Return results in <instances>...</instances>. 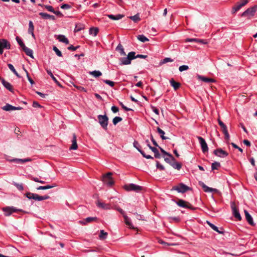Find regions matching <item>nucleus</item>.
Here are the masks:
<instances>
[{
  "label": "nucleus",
  "mask_w": 257,
  "mask_h": 257,
  "mask_svg": "<svg viewBox=\"0 0 257 257\" xmlns=\"http://www.w3.org/2000/svg\"><path fill=\"white\" fill-rule=\"evenodd\" d=\"M123 188L127 191H133L137 193L141 192L145 189L143 186L133 183L125 184L124 185Z\"/></svg>",
  "instance_id": "f257e3e1"
},
{
  "label": "nucleus",
  "mask_w": 257,
  "mask_h": 257,
  "mask_svg": "<svg viewBox=\"0 0 257 257\" xmlns=\"http://www.w3.org/2000/svg\"><path fill=\"white\" fill-rule=\"evenodd\" d=\"M99 123L101 126L105 130H107L108 117L106 115H98L97 116Z\"/></svg>",
  "instance_id": "f03ea898"
},
{
  "label": "nucleus",
  "mask_w": 257,
  "mask_h": 257,
  "mask_svg": "<svg viewBox=\"0 0 257 257\" xmlns=\"http://www.w3.org/2000/svg\"><path fill=\"white\" fill-rule=\"evenodd\" d=\"M172 190H176L178 192L180 193H185L187 191L191 190V189L189 187L186 186L183 183H180L177 186H174L172 189Z\"/></svg>",
  "instance_id": "7ed1b4c3"
},
{
  "label": "nucleus",
  "mask_w": 257,
  "mask_h": 257,
  "mask_svg": "<svg viewBox=\"0 0 257 257\" xmlns=\"http://www.w3.org/2000/svg\"><path fill=\"white\" fill-rule=\"evenodd\" d=\"M257 11V5H255L254 6L247 9L246 11H245L241 15L242 17L247 16L248 19H250L252 17L255 12Z\"/></svg>",
  "instance_id": "20e7f679"
},
{
  "label": "nucleus",
  "mask_w": 257,
  "mask_h": 257,
  "mask_svg": "<svg viewBox=\"0 0 257 257\" xmlns=\"http://www.w3.org/2000/svg\"><path fill=\"white\" fill-rule=\"evenodd\" d=\"M199 185L202 187V189L203 190V191L205 192H206V193L213 192V193H217L218 194H221L220 192L218 190L215 189V188L209 187L208 186L206 185L205 184V183L203 182L199 181Z\"/></svg>",
  "instance_id": "39448f33"
},
{
  "label": "nucleus",
  "mask_w": 257,
  "mask_h": 257,
  "mask_svg": "<svg viewBox=\"0 0 257 257\" xmlns=\"http://www.w3.org/2000/svg\"><path fill=\"white\" fill-rule=\"evenodd\" d=\"M197 139L199 142L202 152L205 154L208 152V147L205 140L201 137L198 136Z\"/></svg>",
  "instance_id": "423d86ee"
},
{
  "label": "nucleus",
  "mask_w": 257,
  "mask_h": 257,
  "mask_svg": "<svg viewBox=\"0 0 257 257\" xmlns=\"http://www.w3.org/2000/svg\"><path fill=\"white\" fill-rule=\"evenodd\" d=\"M4 49H10L11 44L6 39H0V54L2 55L3 53Z\"/></svg>",
  "instance_id": "0eeeda50"
},
{
  "label": "nucleus",
  "mask_w": 257,
  "mask_h": 257,
  "mask_svg": "<svg viewBox=\"0 0 257 257\" xmlns=\"http://www.w3.org/2000/svg\"><path fill=\"white\" fill-rule=\"evenodd\" d=\"M3 211L5 212V215L7 216H10L13 212H17L18 211H22L21 209H18L14 207H6L3 208Z\"/></svg>",
  "instance_id": "6e6552de"
},
{
  "label": "nucleus",
  "mask_w": 257,
  "mask_h": 257,
  "mask_svg": "<svg viewBox=\"0 0 257 257\" xmlns=\"http://www.w3.org/2000/svg\"><path fill=\"white\" fill-rule=\"evenodd\" d=\"M134 147L142 155V156L146 158V159H153V157H152L151 155H146L145 153L141 149V147L139 143L137 141H134Z\"/></svg>",
  "instance_id": "1a4fd4ad"
},
{
  "label": "nucleus",
  "mask_w": 257,
  "mask_h": 257,
  "mask_svg": "<svg viewBox=\"0 0 257 257\" xmlns=\"http://www.w3.org/2000/svg\"><path fill=\"white\" fill-rule=\"evenodd\" d=\"M214 154L219 157L224 158L228 156V154L222 149L219 148L215 150L213 152Z\"/></svg>",
  "instance_id": "9d476101"
},
{
  "label": "nucleus",
  "mask_w": 257,
  "mask_h": 257,
  "mask_svg": "<svg viewBox=\"0 0 257 257\" xmlns=\"http://www.w3.org/2000/svg\"><path fill=\"white\" fill-rule=\"evenodd\" d=\"M176 203L180 207L186 208H190L191 209H193L191 205L189 202H186L182 199H178Z\"/></svg>",
  "instance_id": "9b49d317"
},
{
  "label": "nucleus",
  "mask_w": 257,
  "mask_h": 257,
  "mask_svg": "<svg viewBox=\"0 0 257 257\" xmlns=\"http://www.w3.org/2000/svg\"><path fill=\"white\" fill-rule=\"evenodd\" d=\"M101 181L104 184L108 187L112 186L114 183L113 178H102Z\"/></svg>",
  "instance_id": "f8f14e48"
},
{
  "label": "nucleus",
  "mask_w": 257,
  "mask_h": 257,
  "mask_svg": "<svg viewBox=\"0 0 257 257\" xmlns=\"http://www.w3.org/2000/svg\"><path fill=\"white\" fill-rule=\"evenodd\" d=\"M186 42H196L199 44H206L207 43V41L202 39H195V38H187L185 40Z\"/></svg>",
  "instance_id": "ddd939ff"
},
{
  "label": "nucleus",
  "mask_w": 257,
  "mask_h": 257,
  "mask_svg": "<svg viewBox=\"0 0 257 257\" xmlns=\"http://www.w3.org/2000/svg\"><path fill=\"white\" fill-rule=\"evenodd\" d=\"M245 219L247 222L251 226H254L255 224L253 222V218L251 217V216L249 214V213L246 211V210H244V211Z\"/></svg>",
  "instance_id": "4468645a"
},
{
  "label": "nucleus",
  "mask_w": 257,
  "mask_h": 257,
  "mask_svg": "<svg viewBox=\"0 0 257 257\" xmlns=\"http://www.w3.org/2000/svg\"><path fill=\"white\" fill-rule=\"evenodd\" d=\"M32 159L30 158H26V159H14L11 160V162H15L17 164H23L26 162H31Z\"/></svg>",
  "instance_id": "2eb2a0df"
},
{
  "label": "nucleus",
  "mask_w": 257,
  "mask_h": 257,
  "mask_svg": "<svg viewBox=\"0 0 257 257\" xmlns=\"http://www.w3.org/2000/svg\"><path fill=\"white\" fill-rule=\"evenodd\" d=\"M231 208L234 216L238 220H241V217L237 208L234 205H232Z\"/></svg>",
  "instance_id": "dca6fc26"
},
{
  "label": "nucleus",
  "mask_w": 257,
  "mask_h": 257,
  "mask_svg": "<svg viewBox=\"0 0 257 257\" xmlns=\"http://www.w3.org/2000/svg\"><path fill=\"white\" fill-rule=\"evenodd\" d=\"M96 204L99 208L106 210L110 209V205L109 204L101 202L99 200L96 202Z\"/></svg>",
  "instance_id": "f3484780"
},
{
  "label": "nucleus",
  "mask_w": 257,
  "mask_h": 257,
  "mask_svg": "<svg viewBox=\"0 0 257 257\" xmlns=\"http://www.w3.org/2000/svg\"><path fill=\"white\" fill-rule=\"evenodd\" d=\"M206 223L214 231L217 232L219 234H223L224 233L223 229L222 228H221L220 230H219L217 226H216L215 225H214L213 224L211 223L209 221H207Z\"/></svg>",
  "instance_id": "a211bd4d"
},
{
  "label": "nucleus",
  "mask_w": 257,
  "mask_h": 257,
  "mask_svg": "<svg viewBox=\"0 0 257 257\" xmlns=\"http://www.w3.org/2000/svg\"><path fill=\"white\" fill-rule=\"evenodd\" d=\"M39 15L44 19H51L52 20H55L56 18L54 16L50 15L45 13L41 12L39 14Z\"/></svg>",
  "instance_id": "6ab92c4d"
},
{
  "label": "nucleus",
  "mask_w": 257,
  "mask_h": 257,
  "mask_svg": "<svg viewBox=\"0 0 257 257\" xmlns=\"http://www.w3.org/2000/svg\"><path fill=\"white\" fill-rule=\"evenodd\" d=\"M3 85L11 92H13V88L10 83L6 81L4 78L1 79Z\"/></svg>",
  "instance_id": "aec40b11"
},
{
  "label": "nucleus",
  "mask_w": 257,
  "mask_h": 257,
  "mask_svg": "<svg viewBox=\"0 0 257 257\" xmlns=\"http://www.w3.org/2000/svg\"><path fill=\"white\" fill-rule=\"evenodd\" d=\"M72 143V144L71 147L70 148V149L74 150H76L78 148V146L77 144L76 135L75 134H73V135Z\"/></svg>",
  "instance_id": "412c9836"
},
{
  "label": "nucleus",
  "mask_w": 257,
  "mask_h": 257,
  "mask_svg": "<svg viewBox=\"0 0 257 257\" xmlns=\"http://www.w3.org/2000/svg\"><path fill=\"white\" fill-rule=\"evenodd\" d=\"M197 77L198 79L202 80L206 83H212V82H215V80L212 78H207V77H204V76L199 75H197Z\"/></svg>",
  "instance_id": "4be33fe9"
},
{
  "label": "nucleus",
  "mask_w": 257,
  "mask_h": 257,
  "mask_svg": "<svg viewBox=\"0 0 257 257\" xmlns=\"http://www.w3.org/2000/svg\"><path fill=\"white\" fill-rule=\"evenodd\" d=\"M34 26L33 25V23L32 21H30L29 22V29H28V33L32 36V37L35 38V35L34 33Z\"/></svg>",
  "instance_id": "5701e85b"
},
{
  "label": "nucleus",
  "mask_w": 257,
  "mask_h": 257,
  "mask_svg": "<svg viewBox=\"0 0 257 257\" xmlns=\"http://www.w3.org/2000/svg\"><path fill=\"white\" fill-rule=\"evenodd\" d=\"M57 39L61 42H63L66 44H69L68 39L63 35H59L58 36Z\"/></svg>",
  "instance_id": "b1692460"
},
{
  "label": "nucleus",
  "mask_w": 257,
  "mask_h": 257,
  "mask_svg": "<svg viewBox=\"0 0 257 257\" xmlns=\"http://www.w3.org/2000/svg\"><path fill=\"white\" fill-rule=\"evenodd\" d=\"M23 51L25 52V53L29 56H30L31 58H33V50L28 47H27L26 46L22 48Z\"/></svg>",
  "instance_id": "393cba45"
},
{
  "label": "nucleus",
  "mask_w": 257,
  "mask_h": 257,
  "mask_svg": "<svg viewBox=\"0 0 257 257\" xmlns=\"http://www.w3.org/2000/svg\"><path fill=\"white\" fill-rule=\"evenodd\" d=\"M26 196L29 199H33L38 201V194H34L31 192H28L25 194Z\"/></svg>",
  "instance_id": "a878e982"
},
{
  "label": "nucleus",
  "mask_w": 257,
  "mask_h": 257,
  "mask_svg": "<svg viewBox=\"0 0 257 257\" xmlns=\"http://www.w3.org/2000/svg\"><path fill=\"white\" fill-rule=\"evenodd\" d=\"M124 17V15L121 14H118L116 15H108V17L113 20H118L122 19Z\"/></svg>",
  "instance_id": "bb28decb"
},
{
  "label": "nucleus",
  "mask_w": 257,
  "mask_h": 257,
  "mask_svg": "<svg viewBox=\"0 0 257 257\" xmlns=\"http://www.w3.org/2000/svg\"><path fill=\"white\" fill-rule=\"evenodd\" d=\"M123 217L124 218V222H125V223L129 226V227L131 229H136L133 225V224H132V223L130 222V219L128 218V217L125 215V214H124V215H123Z\"/></svg>",
  "instance_id": "cd10ccee"
},
{
  "label": "nucleus",
  "mask_w": 257,
  "mask_h": 257,
  "mask_svg": "<svg viewBox=\"0 0 257 257\" xmlns=\"http://www.w3.org/2000/svg\"><path fill=\"white\" fill-rule=\"evenodd\" d=\"M131 63V61L130 60L128 57H123L120 59V64L121 65H128Z\"/></svg>",
  "instance_id": "c85d7f7f"
},
{
  "label": "nucleus",
  "mask_w": 257,
  "mask_h": 257,
  "mask_svg": "<svg viewBox=\"0 0 257 257\" xmlns=\"http://www.w3.org/2000/svg\"><path fill=\"white\" fill-rule=\"evenodd\" d=\"M170 82L171 85L174 88L175 90H177L180 86V84L176 82L173 79H171Z\"/></svg>",
  "instance_id": "c756f323"
},
{
  "label": "nucleus",
  "mask_w": 257,
  "mask_h": 257,
  "mask_svg": "<svg viewBox=\"0 0 257 257\" xmlns=\"http://www.w3.org/2000/svg\"><path fill=\"white\" fill-rule=\"evenodd\" d=\"M242 7L238 2L232 9V13L234 14L236 12L238 11Z\"/></svg>",
  "instance_id": "7c9ffc66"
},
{
  "label": "nucleus",
  "mask_w": 257,
  "mask_h": 257,
  "mask_svg": "<svg viewBox=\"0 0 257 257\" xmlns=\"http://www.w3.org/2000/svg\"><path fill=\"white\" fill-rule=\"evenodd\" d=\"M157 130V132L160 135V137L162 140H167L169 139L168 138L164 136L165 134L164 131L161 129L160 127H158Z\"/></svg>",
  "instance_id": "2f4dec72"
},
{
  "label": "nucleus",
  "mask_w": 257,
  "mask_h": 257,
  "mask_svg": "<svg viewBox=\"0 0 257 257\" xmlns=\"http://www.w3.org/2000/svg\"><path fill=\"white\" fill-rule=\"evenodd\" d=\"M98 31L99 30L97 28H91L89 30V34L94 36H96L97 35Z\"/></svg>",
  "instance_id": "473e14b6"
},
{
  "label": "nucleus",
  "mask_w": 257,
  "mask_h": 257,
  "mask_svg": "<svg viewBox=\"0 0 257 257\" xmlns=\"http://www.w3.org/2000/svg\"><path fill=\"white\" fill-rule=\"evenodd\" d=\"M221 130L222 133L224 135L225 139L226 140H228L229 139V135L228 133L226 126H225L224 127H223L222 128H221Z\"/></svg>",
  "instance_id": "72a5a7b5"
},
{
  "label": "nucleus",
  "mask_w": 257,
  "mask_h": 257,
  "mask_svg": "<svg viewBox=\"0 0 257 257\" xmlns=\"http://www.w3.org/2000/svg\"><path fill=\"white\" fill-rule=\"evenodd\" d=\"M116 50L119 51L121 55H125V53L124 51L123 46L119 44L116 48Z\"/></svg>",
  "instance_id": "f704fd0d"
},
{
  "label": "nucleus",
  "mask_w": 257,
  "mask_h": 257,
  "mask_svg": "<svg viewBox=\"0 0 257 257\" xmlns=\"http://www.w3.org/2000/svg\"><path fill=\"white\" fill-rule=\"evenodd\" d=\"M89 74L94 77L97 78L100 76L102 75V73L100 71L97 70H94L93 71H91L89 72Z\"/></svg>",
  "instance_id": "c9c22d12"
},
{
  "label": "nucleus",
  "mask_w": 257,
  "mask_h": 257,
  "mask_svg": "<svg viewBox=\"0 0 257 257\" xmlns=\"http://www.w3.org/2000/svg\"><path fill=\"white\" fill-rule=\"evenodd\" d=\"M151 150L154 153V156L156 158L159 159L161 158V155L156 148H151Z\"/></svg>",
  "instance_id": "e433bc0d"
},
{
  "label": "nucleus",
  "mask_w": 257,
  "mask_h": 257,
  "mask_svg": "<svg viewBox=\"0 0 257 257\" xmlns=\"http://www.w3.org/2000/svg\"><path fill=\"white\" fill-rule=\"evenodd\" d=\"M107 236V233L105 232L103 230H101L100 231V234L99 235V237L100 239L103 240L105 239Z\"/></svg>",
  "instance_id": "4c0bfd02"
},
{
  "label": "nucleus",
  "mask_w": 257,
  "mask_h": 257,
  "mask_svg": "<svg viewBox=\"0 0 257 257\" xmlns=\"http://www.w3.org/2000/svg\"><path fill=\"white\" fill-rule=\"evenodd\" d=\"M98 220V218L96 217H89L85 219V222H84V224H85L87 223H89L92 221H96Z\"/></svg>",
  "instance_id": "58836bf2"
},
{
  "label": "nucleus",
  "mask_w": 257,
  "mask_h": 257,
  "mask_svg": "<svg viewBox=\"0 0 257 257\" xmlns=\"http://www.w3.org/2000/svg\"><path fill=\"white\" fill-rule=\"evenodd\" d=\"M138 39L142 42H146L147 41H149V39H148L145 35H139L137 36Z\"/></svg>",
  "instance_id": "ea45409f"
},
{
  "label": "nucleus",
  "mask_w": 257,
  "mask_h": 257,
  "mask_svg": "<svg viewBox=\"0 0 257 257\" xmlns=\"http://www.w3.org/2000/svg\"><path fill=\"white\" fill-rule=\"evenodd\" d=\"M84 28V26L83 25L81 24H77L75 26V28L74 29V31L75 32H79Z\"/></svg>",
  "instance_id": "a19ab883"
},
{
  "label": "nucleus",
  "mask_w": 257,
  "mask_h": 257,
  "mask_svg": "<svg viewBox=\"0 0 257 257\" xmlns=\"http://www.w3.org/2000/svg\"><path fill=\"white\" fill-rule=\"evenodd\" d=\"M221 165L220 163L217 162H215L211 164V169L212 170H217L219 167H220Z\"/></svg>",
  "instance_id": "79ce46f5"
},
{
  "label": "nucleus",
  "mask_w": 257,
  "mask_h": 257,
  "mask_svg": "<svg viewBox=\"0 0 257 257\" xmlns=\"http://www.w3.org/2000/svg\"><path fill=\"white\" fill-rule=\"evenodd\" d=\"M13 108V106L9 104H7L2 107V109L5 111H12Z\"/></svg>",
  "instance_id": "37998d69"
},
{
  "label": "nucleus",
  "mask_w": 257,
  "mask_h": 257,
  "mask_svg": "<svg viewBox=\"0 0 257 257\" xmlns=\"http://www.w3.org/2000/svg\"><path fill=\"white\" fill-rule=\"evenodd\" d=\"M130 19L133 20L135 23L140 21V18L138 14L135 15V16L130 17Z\"/></svg>",
  "instance_id": "c03bdc74"
},
{
  "label": "nucleus",
  "mask_w": 257,
  "mask_h": 257,
  "mask_svg": "<svg viewBox=\"0 0 257 257\" xmlns=\"http://www.w3.org/2000/svg\"><path fill=\"white\" fill-rule=\"evenodd\" d=\"M173 161H174V162H173L172 164H171L172 167L175 169H176L177 170H180V168H181V164L178 162H175V160Z\"/></svg>",
  "instance_id": "a18cd8bd"
},
{
  "label": "nucleus",
  "mask_w": 257,
  "mask_h": 257,
  "mask_svg": "<svg viewBox=\"0 0 257 257\" xmlns=\"http://www.w3.org/2000/svg\"><path fill=\"white\" fill-rule=\"evenodd\" d=\"M39 6H41V7H44L46 9H47V11H48L49 12H51L52 13H53L54 11V8H53L52 6H49V5H41V4H40Z\"/></svg>",
  "instance_id": "49530a36"
},
{
  "label": "nucleus",
  "mask_w": 257,
  "mask_h": 257,
  "mask_svg": "<svg viewBox=\"0 0 257 257\" xmlns=\"http://www.w3.org/2000/svg\"><path fill=\"white\" fill-rule=\"evenodd\" d=\"M122 118L120 116H115L112 119V122L114 125H116L119 122H120Z\"/></svg>",
  "instance_id": "de8ad7c7"
},
{
  "label": "nucleus",
  "mask_w": 257,
  "mask_h": 257,
  "mask_svg": "<svg viewBox=\"0 0 257 257\" xmlns=\"http://www.w3.org/2000/svg\"><path fill=\"white\" fill-rule=\"evenodd\" d=\"M158 242L159 243H160V244H164V245H166L167 246H175V245H177V243H169L168 242H166L163 241L162 239H159L158 240Z\"/></svg>",
  "instance_id": "09e8293b"
},
{
  "label": "nucleus",
  "mask_w": 257,
  "mask_h": 257,
  "mask_svg": "<svg viewBox=\"0 0 257 257\" xmlns=\"http://www.w3.org/2000/svg\"><path fill=\"white\" fill-rule=\"evenodd\" d=\"M135 54H136V53L135 52L132 51V52L128 53V54L127 55V57H128L130 60L131 61L134 59L137 58L136 55Z\"/></svg>",
  "instance_id": "8fccbe9b"
},
{
  "label": "nucleus",
  "mask_w": 257,
  "mask_h": 257,
  "mask_svg": "<svg viewBox=\"0 0 257 257\" xmlns=\"http://www.w3.org/2000/svg\"><path fill=\"white\" fill-rule=\"evenodd\" d=\"M46 71L47 73L51 76V77L52 78V79L56 83H58V80L57 79L54 77L53 73H52L50 69H46Z\"/></svg>",
  "instance_id": "3c124183"
},
{
  "label": "nucleus",
  "mask_w": 257,
  "mask_h": 257,
  "mask_svg": "<svg viewBox=\"0 0 257 257\" xmlns=\"http://www.w3.org/2000/svg\"><path fill=\"white\" fill-rule=\"evenodd\" d=\"M54 187V185H46L45 186H39L37 188V190H46L52 188Z\"/></svg>",
  "instance_id": "603ef678"
},
{
  "label": "nucleus",
  "mask_w": 257,
  "mask_h": 257,
  "mask_svg": "<svg viewBox=\"0 0 257 257\" xmlns=\"http://www.w3.org/2000/svg\"><path fill=\"white\" fill-rule=\"evenodd\" d=\"M158 148L160 149L161 152L163 154H164V155H167V156H169L171 158L172 161H174V158H173V157L171 154H170L169 153H168L167 152H166L164 150H163L159 146Z\"/></svg>",
  "instance_id": "864d4df0"
},
{
  "label": "nucleus",
  "mask_w": 257,
  "mask_h": 257,
  "mask_svg": "<svg viewBox=\"0 0 257 257\" xmlns=\"http://www.w3.org/2000/svg\"><path fill=\"white\" fill-rule=\"evenodd\" d=\"M14 185L17 188V189L20 191H22L24 189V187L22 183H17L16 182H13Z\"/></svg>",
  "instance_id": "5fc2aeb1"
},
{
  "label": "nucleus",
  "mask_w": 257,
  "mask_h": 257,
  "mask_svg": "<svg viewBox=\"0 0 257 257\" xmlns=\"http://www.w3.org/2000/svg\"><path fill=\"white\" fill-rule=\"evenodd\" d=\"M16 39L18 43L19 44L21 47H22V48L25 47V44L23 43L22 40L19 37L17 36Z\"/></svg>",
  "instance_id": "6e6d98bb"
},
{
  "label": "nucleus",
  "mask_w": 257,
  "mask_h": 257,
  "mask_svg": "<svg viewBox=\"0 0 257 257\" xmlns=\"http://www.w3.org/2000/svg\"><path fill=\"white\" fill-rule=\"evenodd\" d=\"M53 50L55 52L56 54L59 57H62V54L61 52L56 47L54 46Z\"/></svg>",
  "instance_id": "4d7b16f0"
},
{
  "label": "nucleus",
  "mask_w": 257,
  "mask_h": 257,
  "mask_svg": "<svg viewBox=\"0 0 257 257\" xmlns=\"http://www.w3.org/2000/svg\"><path fill=\"white\" fill-rule=\"evenodd\" d=\"M173 60L171 58H165V59H164L161 62H160V64H165V63H166L167 62H173Z\"/></svg>",
  "instance_id": "13d9d810"
},
{
  "label": "nucleus",
  "mask_w": 257,
  "mask_h": 257,
  "mask_svg": "<svg viewBox=\"0 0 257 257\" xmlns=\"http://www.w3.org/2000/svg\"><path fill=\"white\" fill-rule=\"evenodd\" d=\"M24 70H25V72H26V73L27 76V78H28V79L29 81L30 82V83H31V84H34V81H33V80L31 78V77L29 76V73H28V71H27L26 69H24Z\"/></svg>",
  "instance_id": "bf43d9fd"
},
{
  "label": "nucleus",
  "mask_w": 257,
  "mask_h": 257,
  "mask_svg": "<svg viewBox=\"0 0 257 257\" xmlns=\"http://www.w3.org/2000/svg\"><path fill=\"white\" fill-rule=\"evenodd\" d=\"M189 69V67L187 65H182L179 68V70L180 72H182L185 70H187Z\"/></svg>",
  "instance_id": "052dcab7"
},
{
  "label": "nucleus",
  "mask_w": 257,
  "mask_h": 257,
  "mask_svg": "<svg viewBox=\"0 0 257 257\" xmlns=\"http://www.w3.org/2000/svg\"><path fill=\"white\" fill-rule=\"evenodd\" d=\"M103 82L111 87H113L114 85V82L109 80H104Z\"/></svg>",
  "instance_id": "680f3d73"
},
{
  "label": "nucleus",
  "mask_w": 257,
  "mask_h": 257,
  "mask_svg": "<svg viewBox=\"0 0 257 257\" xmlns=\"http://www.w3.org/2000/svg\"><path fill=\"white\" fill-rule=\"evenodd\" d=\"M80 47L79 46H77L76 47H74L73 46V45H70V46H69L67 49L69 50H70V51H76L78 48H79Z\"/></svg>",
  "instance_id": "e2e57ef3"
},
{
  "label": "nucleus",
  "mask_w": 257,
  "mask_h": 257,
  "mask_svg": "<svg viewBox=\"0 0 257 257\" xmlns=\"http://www.w3.org/2000/svg\"><path fill=\"white\" fill-rule=\"evenodd\" d=\"M71 8V6L68 4H63L61 6V8L62 9H69Z\"/></svg>",
  "instance_id": "0e129e2a"
},
{
  "label": "nucleus",
  "mask_w": 257,
  "mask_h": 257,
  "mask_svg": "<svg viewBox=\"0 0 257 257\" xmlns=\"http://www.w3.org/2000/svg\"><path fill=\"white\" fill-rule=\"evenodd\" d=\"M231 145H232V146L234 148H235V149H237L239 151H240V152H243V150L241 148H240V147H239L238 146H237L236 144H235L234 143H232L231 144Z\"/></svg>",
  "instance_id": "69168bd1"
},
{
  "label": "nucleus",
  "mask_w": 257,
  "mask_h": 257,
  "mask_svg": "<svg viewBox=\"0 0 257 257\" xmlns=\"http://www.w3.org/2000/svg\"><path fill=\"white\" fill-rule=\"evenodd\" d=\"M8 66L9 68V69L14 73L16 72V69L14 68V66L12 64H8Z\"/></svg>",
  "instance_id": "338daca9"
},
{
  "label": "nucleus",
  "mask_w": 257,
  "mask_h": 257,
  "mask_svg": "<svg viewBox=\"0 0 257 257\" xmlns=\"http://www.w3.org/2000/svg\"><path fill=\"white\" fill-rule=\"evenodd\" d=\"M34 107H42V106L37 101H34L32 104Z\"/></svg>",
  "instance_id": "774afa93"
}]
</instances>
